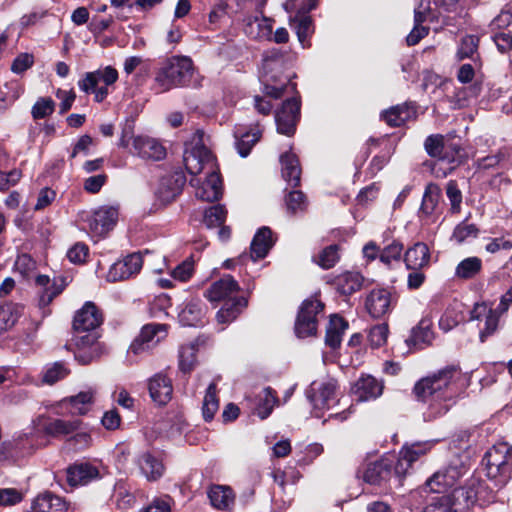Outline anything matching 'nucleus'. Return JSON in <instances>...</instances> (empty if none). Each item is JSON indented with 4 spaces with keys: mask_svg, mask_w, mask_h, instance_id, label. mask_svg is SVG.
Wrapping results in <instances>:
<instances>
[{
    "mask_svg": "<svg viewBox=\"0 0 512 512\" xmlns=\"http://www.w3.org/2000/svg\"><path fill=\"white\" fill-rule=\"evenodd\" d=\"M118 210L114 207L103 206L88 214L84 219L83 229L87 230L91 237H102L116 224Z\"/></svg>",
    "mask_w": 512,
    "mask_h": 512,
    "instance_id": "f8f14e48",
    "label": "nucleus"
},
{
    "mask_svg": "<svg viewBox=\"0 0 512 512\" xmlns=\"http://www.w3.org/2000/svg\"><path fill=\"white\" fill-rule=\"evenodd\" d=\"M482 268V261L478 257H468L462 260L456 267L455 275L461 279H471Z\"/></svg>",
    "mask_w": 512,
    "mask_h": 512,
    "instance_id": "09e8293b",
    "label": "nucleus"
},
{
    "mask_svg": "<svg viewBox=\"0 0 512 512\" xmlns=\"http://www.w3.org/2000/svg\"><path fill=\"white\" fill-rule=\"evenodd\" d=\"M205 307L198 299L186 303L179 313V321L184 326H197L203 323Z\"/></svg>",
    "mask_w": 512,
    "mask_h": 512,
    "instance_id": "f704fd0d",
    "label": "nucleus"
},
{
    "mask_svg": "<svg viewBox=\"0 0 512 512\" xmlns=\"http://www.w3.org/2000/svg\"><path fill=\"white\" fill-rule=\"evenodd\" d=\"M274 241L272 239V231L268 227L260 228L251 242V258L256 261L266 257L272 248Z\"/></svg>",
    "mask_w": 512,
    "mask_h": 512,
    "instance_id": "2f4dec72",
    "label": "nucleus"
},
{
    "mask_svg": "<svg viewBox=\"0 0 512 512\" xmlns=\"http://www.w3.org/2000/svg\"><path fill=\"white\" fill-rule=\"evenodd\" d=\"M130 142L132 148L129 149V152L142 159L159 161L166 156L165 147L157 139L144 135L134 136L133 127L127 125L122 130L119 146L129 148Z\"/></svg>",
    "mask_w": 512,
    "mask_h": 512,
    "instance_id": "0eeeda50",
    "label": "nucleus"
},
{
    "mask_svg": "<svg viewBox=\"0 0 512 512\" xmlns=\"http://www.w3.org/2000/svg\"><path fill=\"white\" fill-rule=\"evenodd\" d=\"M446 140L442 135H430L424 142V147L429 156L443 160L444 150L452 146H445Z\"/></svg>",
    "mask_w": 512,
    "mask_h": 512,
    "instance_id": "603ef678",
    "label": "nucleus"
},
{
    "mask_svg": "<svg viewBox=\"0 0 512 512\" xmlns=\"http://www.w3.org/2000/svg\"><path fill=\"white\" fill-rule=\"evenodd\" d=\"M197 346L195 343L183 345L179 351V368L184 373H189L196 363Z\"/></svg>",
    "mask_w": 512,
    "mask_h": 512,
    "instance_id": "3c124183",
    "label": "nucleus"
},
{
    "mask_svg": "<svg viewBox=\"0 0 512 512\" xmlns=\"http://www.w3.org/2000/svg\"><path fill=\"white\" fill-rule=\"evenodd\" d=\"M339 260L338 245H330L324 248L318 256L317 263L323 269H330Z\"/></svg>",
    "mask_w": 512,
    "mask_h": 512,
    "instance_id": "bf43d9fd",
    "label": "nucleus"
},
{
    "mask_svg": "<svg viewBox=\"0 0 512 512\" xmlns=\"http://www.w3.org/2000/svg\"><path fill=\"white\" fill-rule=\"evenodd\" d=\"M461 380L460 369L452 365L416 382L413 393L418 401L427 405L423 413L425 421H434L451 409L460 392Z\"/></svg>",
    "mask_w": 512,
    "mask_h": 512,
    "instance_id": "f257e3e1",
    "label": "nucleus"
},
{
    "mask_svg": "<svg viewBox=\"0 0 512 512\" xmlns=\"http://www.w3.org/2000/svg\"><path fill=\"white\" fill-rule=\"evenodd\" d=\"M226 216L227 210L223 205H214L205 211L203 222L209 229L217 228L224 224Z\"/></svg>",
    "mask_w": 512,
    "mask_h": 512,
    "instance_id": "8fccbe9b",
    "label": "nucleus"
},
{
    "mask_svg": "<svg viewBox=\"0 0 512 512\" xmlns=\"http://www.w3.org/2000/svg\"><path fill=\"white\" fill-rule=\"evenodd\" d=\"M324 305L318 299H306L298 312L295 322V333L298 338L313 336L317 331V315Z\"/></svg>",
    "mask_w": 512,
    "mask_h": 512,
    "instance_id": "9b49d317",
    "label": "nucleus"
},
{
    "mask_svg": "<svg viewBox=\"0 0 512 512\" xmlns=\"http://www.w3.org/2000/svg\"><path fill=\"white\" fill-rule=\"evenodd\" d=\"M364 278L358 272H346L339 275L336 279L337 290L343 295H351L360 290Z\"/></svg>",
    "mask_w": 512,
    "mask_h": 512,
    "instance_id": "ea45409f",
    "label": "nucleus"
},
{
    "mask_svg": "<svg viewBox=\"0 0 512 512\" xmlns=\"http://www.w3.org/2000/svg\"><path fill=\"white\" fill-rule=\"evenodd\" d=\"M194 271V262L191 259H186L181 264L177 265L171 272V276L181 282H185L192 276Z\"/></svg>",
    "mask_w": 512,
    "mask_h": 512,
    "instance_id": "774afa93",
    "label": "nucleus"
},
{
    "mask_svg": "<svg viewBox=\"0 0 512 512\" xmlns=\"http://www.w3.org/2000/svg\"><path fill=\"white\" fill-rule=\"evenodd\" d=\"M361 477L366 483L378 486L384 485L394 479L395 486L399 487L394 473V466L389 459H380L367 464Z\"/></svg>",
    "mask_w": 512,
    "mask_h": 512,
    "instance_id": "dca6fc26",
    "label": "nucleus"
},
{
    "mask_svg": "<svg viewBox=\"0 0 512 512\" xmlns=\"http://www.w3.org/2000/svg\"><path fill=\"white\" fill-rule=\"evenodd\" d=\"M416 107L412 104L397 105L383 113L382 117L392 127H398L416 117Z\"/></svg>",
    "mask_w": 512,
    "mask_h": 512,
    "instance_id": "72a5a7b5",
    "label": "nucleus"
},
{
    "mask_svg": "<svg viewBox=\"0 0 512 512\" xmlns=\"http://www.w3.org/2000/svg\"><path fill=\"white\" fill-rule=\"evenodd\" d=\"M432 339V331L430 325L426 321H421L419 325L412 329L410 337L407 339L408 344L414 346L427 344Z\"/></svg>",
    "mask_w": 512,
    "mask_h": 512,
    "instance_id": "864d4df0",
    "label": "nucleus"
},
{
    "mask_svg": "<svg viewBox=\"0 0 512 512\" xmlns=\"http://www.w3.org/2000/svg\"><path fill=\"white\" fill-rule=\"evenodd\" d=\"M501 314L497 308L491 309L485 303L475 304L471 311V319L479 321L484 319V326L480 328V339L482 342L496 331Z\"/></svg>",
    "mask_w": 512,
    "mask_h": 512,
    "instance_id": "4be33fe9",
    "label": "nucleus"
},
{
    "mask_svg": "<svg viewBox=\"0 0 512 512\" xmlns=\"http://www.w3.org/2000/svg\"><path fill=\"white\" fill-rule=\"evenodd\" d=\"M98 338L99 334L97 331L74 332L73 342L77 349L75 351V358L80 363L88 364L102 355L104 349Z\"/></svg>",
    "mask_w": 512,
    "mask_h": 512,
    "instance_id": "ddd939ff",
    "label": "nucleus"
},
{
    "mask_svg": "<svg viewBox=\"0 0 512 512\" xmlns=\"http://www.w3.org/2000/svg\"><path fill=\"white\" fill-rule=\"evenodd\" d=\"M347 322L338 315L330 317L325 336V343L332 349L340 346L344 331L347 329Z\"/></svg>",
    "mask_w": 512,
    "mask_h": 512,
    "instance_id": "4c0bfd02",
    "label": "nucleus"
},
{
    "mask_svg": "<svg viewBox=\"0 0 512 512\" xmlns=\"http://www.w3.org/2000/svg\"><path fill=\"white\" fill-rule=\"evenodd\" d=\"M482 464L485 466L486 476L496 487L502 488L511 478L512 446L506 442L493 445L485 453Z\"/></svg>",
    "mask_w": 512,
    "mask_h": 512,
    "instance_id": "39448f33",
    "label": "nucleus"
},
{
    "mask_svg": "<svg viewBox=\"0 0 512 512\" xmlns=\"http://www.w3.org/2000/svg\"><path fill=\"white\" fill-rule=\"evenodd\" d=\"M446 195L451 204V212L459 213L461 210L462 193L458 188L457 182L450 180L446 185Z\"/></svg>",
    "mask_w": 512,
    "mask_h": 512,
    "instance_id": "e2e57ef3",
    "label": "nucleus"
},
{
    "mask_svg": "<svg viewBox=\"0 0 512 512\" xmlns=\"http://www.w3.org/2000/svg\"><path fill=\"white\" fill-rule=\"evenodd\" d=\"M101 477L99 467L90 462H76L67 468V481L71 486L87 485Z\"/></svg>",
    "mask_w": 512,
    "mask_h": 512,
    "instance_id": "aec40b11",
    "label": "nucleus"
},
{
    "mask_svg": "<svg viewBox=\"0 0 512 512\" xmlns=\"http://www.w3.org/2000/svg\"><path fill=\"white\" fill-rule=\"evenodd\" d=\"M95 390L88 389L81 391L77 395L71 396L67 401L71 407V411L74 414L84 415L89 412L94 404Z\"/></svg>",
    "mask_w": 512,
    "mask_h": 512,
    "instance_id": "a19ab883",
    "label": "nucleus"
},
{
    "mask_svg": "<svg viewBox=\"0 0 512 512\" xmlns=\"http://www.w3.org/2000/svg\"><path fill=\"white\" fill-rule=\"evenodd\" d=\"M365 307L373 318H381L392 309V296L384 288L373 289L366 297Z\"/></svg>",
    "mask_w": 512,
    "mask_h": 512,
    "instance_id": "5701e85b",
    "label": "nucleus"
},
{
    "mask_svg": "<svg viewBox=\"0 0 512 512\" xmlns=\"http://www.w3.org/2000/svg\"><path fill=\"white\" fill-rule=\"evenodd\" d=\"M441 197V189L435 183H429L424 191L419 209V217L429 218L433 215Z\"/></svg>",
    "mask_w": 512,
    "mask_h": 512,
    "instance_id": "e433bc0d",
    "label": "nucleus"
},
{
    "mask_svg": "<svg viewBox=\"0 0 512 512\" xmlns=\"http://www.w3.org/2000/svg\"><path fill=\"white\" fill-rule=\"evenodd\" d=\"M205 133L197 130L190 142L185 144L183 162L188 173L196 175L204 170L207 172L216 168L215 157L205 146Z\"/></svg>",
    "mask_w": 512,
    "mask_h": 512,
    "instance_id": "423d86ee",
    "label": "nucleus"
},
{
    "mask_svg": "<svg viewBox=\"0 0 512 512\" xmlns=\"http://www.w3.org/2000/svg\"><path fill=\"white\" fill-rule=\"evenodd\" d=\"M276 405H278V398L275 391L270 387H266L263 389L262 395L260 396L259 403L256 407V414L261 419H266L272 413Z\"/></svg>",
    "mask_w": 512,
    "mask_h": 512,
    "instance_id": "de8ad7c7",
    "label": "nucleus"
},
{
    "mask_svg": "<svg viewBox=\"0 0 512 512\" xmlns=\"http://www.w3.org/2000/svg\"><path fill=\"white\" fill-rule=\"evenodd\" d=\"M18 318V307L16 305L5 303L0 305V331L12 327Z\"/></svg>",
    "mask_w": 512,
    "mask_h": 512,
    "instance_id": "5fc2aeb1",
    "label": "nucleus"
},
{
    "mask_svg": "<svg viewBox=\"0 0 512 512\" xmlns=\"http://www.w3.org/2000/svg\"><path fill=\"white\" fill-rule=\"evenodd\" d=\"M337 382L333 379L313 381L306 390V397L313 406L316 417L336 403Z\"/></svg>",
    "mask_w": 512,
    "mask_h": 512,
    "instance_id": "9d476101",
    "label": "nucleus"
},
{
    "mask_svg": "<svg viewBox=\"0 0 512 512\" xmlns=\"http://www.w3.org/2000/svg\"><path fill=\"white\" fill-rule=\"evenodd\" d=\"M429 3V0H420L419 5L414 9L415 25L406 38V42L409 46L416 45L423 37L428 34V29L424 26H421V24L426 20V15L429 10Z\"/></svg>",
    "mask_w": 512,
    "mask_h": 512,
    "instance_id": "c756f323",
    "label": "nucleus"
},
{
    "mask_svg": "<svg viewBox=\"0 0 512 512\" xmlns=\"http://www.w3.org/2000/svg\"><path fill=\"white\" fill-rule=\"evenodd\" d=\"M32 509L34 512H66L68 503L56 494L44 492L34 499Z\"/></svg>",
    "mask_w": 512,
    "mask_h": 512,
    "instance_id": "c85d7f7f",
    "label": "nucleus"
},
{
    "mask_svg": "<svg viewBox=\"0 0 512 512\" xmlns=\"http://www.w3.org/2000/svg\"><path fill=\"white\" fill-rule=\"evenodd\" d=\"M445 146H453L444 150L443 161H447L450 164L459 165L464 158V151L459 142L454 140H446Z\"/></svg>",
    "mask_w": 512,
    "mask_h": 512,
    "instance_id": "680f3d73",
    "label": "nucleus"
},
{
    "mask_svg": "<svg viewBox=\"0 0 512 512\" xmlns=\"http://www.w3.org/2000/svg\"><path fill=\"white\" fill-rule=\"evenodd\" d=\"M479 229L475 224L467 223V222H461L458 224L452 234V238L457 243H463L469 238H476L478 235Z\"/></svg>",
    "mask_w": 512,
    "mask_h": 512,
    "instance_id": "4d7b16f0",
    "label": "nucleus"
},
{
    "mask_svg": "<svg viewBox=\"0 0 512 512\" xmlns=\"http://www.w3.org/2000/svg\"><path fill=\"white\" fill-rule=\"evenodd\" d=\"M286 207L290 214L302 213L307 208L305 195L298 190L291 191L286 197Z\"/></svg>",
    "mask_w": 512,
    "mask_h": 512,
    "instance_id": "6e6d98bb",
    "label": "nucleus"
},
{
    "mask_svg": "<svg viewBox=\"0 0 512 512\" xmlns=\"http://www.w3.org/2000/svg\"><path fill=\"white\" fill-rule=\"evenodd\" d=\"M478 45L479 38L475 35H466L462 38L461 43L455 54L457 61H463L464 59L475 60V56H478Z\"/></svg>",
    "mask_w": 512,
    "mask_h": 512,
    "instance_id": "49530a36",
    "label": "nucleus"
},
{
    "mask_svg": "<svg viewBox=\"0 0 512 512\" xmlns=\"http://www.w3.org/2000/svg\"><path fill=\"white\" fill-rule=\"evenodd\" d=\"M388 332V325L385 323L373 326L368 334L370 345L374 348L383 346L387 341Z\"/></svg>",
    "mask_w": 512,
    "mask_h": 512,
    "instance_id": "052dcab7",
    "label": "nucleus"
},
{
    "mask_svg": "<svg viewBox=\"0 0 512 512\" xmlns=\"http://www.w3.org/2000/svg\"><path fill=\"white\" fill-rule=\"evenodd\" d=\"M206 180L199 184L198 180L192 179L191 185L195 186V195L203 201H217L222 196V181L216 168L207 172Z\"/></svg>",
    "mask_w": 512,
    "mask_h": 512,
    "instance_id": "412c9836",
    "label": "nucleus"
},
{
    "mask_svg": "<svg viewBox=\"0 0 512 512\" xmlns=\"http://www.w3.org/2000/svg\"><path fill=\"white\" fill-rule=\"evenodd\" d=\"M68 374L69 370L62 363L56 362L45 371L43 375V382L47 384H54L65 378Z\"/></svg>",
    "mask_w": 512,
    "mask_h": 512,
    "instance_id": "69168bd1",
    "label": "nucleus"
},
{
    "mask_svg": "<svg viewBox=\"0 0 512 512\" xmlns=\"http://www.w3.org/2000/svg\"><path fill=\"white\" fill-rule=\"evenodd\" d=\"M285 55L280 49H270L264 52L261 68V81L264 85L263 92L275 99L284 95L291 88L295 90V84L291 83V75L284 74Z\"/></svg>",
    "mask_w": 512,
    "mask_h": 512,
    "instance_id": "7ed1b4c3",
    "label": "nucleus"
},
{
    "mask_svg": "<svg viewBox=\"0 0 512 512\" xmlns=\"http://www.w3.org/2000/svg\"><path fill=\"white\" fill-rule=\"evenodd\" d=\"M403 251V245L399 242H393L386 246L380 254V260L390 265L393 261H399L401 259Z\"/></svg>",
    "mask_w": 512,
    "mask_h": 512,
    "instance_id": "338daca9",
    "label": "nucleus"
},
{
    "mask_svg": "<svg viewBox=\"0 0 512 512\" xmlns=\"http://www.w3.org/2000/svg\"><path fill=\"white\" fill-rule=\"evenodd\" d=\"M36 284L43 288L39 297V305L45 307L59 295L66 286L64 278H55L51 283L50 278L46 275H39L36 278Z\"/></svg>",
    "mask_w": 512,
    "mask_h": 512,
    "instance_id": "cd10ccee",
    "label": "nucleus"
},
{
    "mask_svg": "<svg viewBox=\"0 0 512 512\" xmlns=\"http://www.w3.org/2000/svg\"><path fill=\"white\" fill-rule=\"evenodd\" d=\"M219 409V400L217 397V384L212 382L209 384L202 405V413L205 421H211Z\"/></svg>",
    "mask_w": 512,
    "mask_h": 512,
    "instance_id": "c03bdc74",
    "label": "nucleus"
},
{
    "mask_svg": "<svg viewBox=\"0 0 512 512\" xmlns=\"http://www.w3.org/2000/svg\"><path fill=\"white\" fill-rule=\"evenodd\" d=\"M54 108L55 103L51 98H40L32 107V116L34 119H43L51 115Z\"/></svg>",
    "mask_w": 512,
    "mask_h": 512,
    "instance_id": "0e129e2a",
    "label": "nucleus"
},
{
    "mask_svg": "<svg viewBox=\"0 0 512 512\" xmlns=\"http://www.w3.org/2000/svg\"><path fill=\"white\" fill-rule=\"evenodd\" d=\"M137 463L148 481H157L164 474L165 467L162 461L149 452L143 453Z\"/></svg>",
    "mask_w": 512,
    "mask_h": 512,
    "instance_id": "473e14b6",
    "label": "nucleus"
},
{
    "mask_svg": "<svg viewBox=\"0 0 512 512\" xmlns=\"http://www.w3.org/2000/svg\"><path fill=\"white\" fill-rule=\"evenodd\" d=\"M143 260L140 253H132L125 258L116 261L107 273L109 282L126 280L137 273L142 268Z\"/></svg>",
    "mask_w": 512,
    "mask_h": 512,
    "instance_id": "f3484780",
    "label": "nucleus"
},
{
    "mask_svg": "<svg viewBox=\"0 0 512 512\" xmlns=\"http://www.w3.org/2000/svg\"><path fill=\"white\" fill-rule=\"evenodd\" d=\"M244 33L253 40L271 41L274 20L259 12V15H248L243 19Z\"/></svg>",
    "mask_w": 512,
    "mask_h": 512,
    "instance_id": "a211bd4d",
    "label": "nucleus"
},
{
    "mask_svg": "<svg viewBox=\"0 0 512 512\" xmlns=\"http://www.w3.org/2000/svg\"><path fill=\"white\" fill-rule=\"evenodd\" d=\"M238 290L237 281L232 276L225 275L205 292V297L211 302L225 301L223 307L217 312L218 322H232L247 306L248 301L245 297L235 296Z\"/></svg>",
    "mask_w": 512,
    "mask_h": 512,
    "instance_id": "f03ea898",
    "label": "nucleus"
},
{
    "mask_svg": "<svg viewBox=\"0 0 512 512\" xmlns=\"http://www.w3.org/2000/svg\"><path fill=\"white\" fill-rule=\"evenodd\" d=\"M261 132L256 129L253 132H244L240 130L235 132L236 149L241 157L249 155L252 147L259 141Z\"/></svg>",
    "mask_w": 512,
    "mask_h": 512,
    "instance_id": "37998d69",
    "label": "nucleus"
},
{
    "mask_svg": "<svg viewBox=\"0 0 512 512\" xmlns=\"http://www.w3.org/2000/svg\"><path fill=\"white\" fill-rule=\"evenodd\" d=\"M81 425L80 420L67 421L63 419H54L44 426L46 434L57 437L69 435L79 429Z\"/></svg>",
    "mask_w": 512,
    "mask_h": 512,
    "instance_id": "79ce46f5",
    "label": "nucleus"
},
{
    "mask_svg": "<svg viewBox=\"0 0 512 512\" xmlns=\"http://www.w3.org/2000/svg\"><path fill=\"white\" fill-rule=\"evenodd\" d=\"M186 183V177L182 172H174L161 178L157 194L163 201H171L180 194Z\"/></svg>",
    "mask_w": 512,
    "mask_h": 512,
    "instance_id": "bb28decb",
    "label": "nucleus"
},
{
    "mask_svg": "<svg viewBox=\"0 0 512 512\" xmlns=\"http://www.w3.org/2000/svg\"><path fill=\"white\" fill-rule=\"evenodd\" d=\"M148 389L150 397L158 405H166L172 399L171 379L162 373H157L150 378Z\"/></svg>",
    "mask_w": 512,
    "mask_h": 512,
    "instance_id": "b1692460",
    "label": "nucleus"
},
{
    "mask_svg": "<svg viewBox=\"0 0 512 512\" xmlns=\"http://www.w3.org/2000/svg\"><path fill=\"white\" fill-rule=\"evenodd\" d=\"M103 317L99 309L93 302H86L79 309L73 319V329L76 333H85L87 331H97L101 325Z\"/></svg>",
    "mask_w": 512,
    "mask_h": 512,
    "instance_id": "6ab92c4d",
    "label": "nucleus"
},
{
    "mask_svg": "<svg viewBox=\"0 0 512 512\" xmlns=\"http://www.w3.org/2000/svg\"><path fill=\"white\" fill-rule=\"evenodd\" d=\"M211 504L219 510H228L234 504L235 495L228 486L214 485L208 492Z\"/></svg>",
    "mask_w": 512,
    "mask_h": 512,
    "instance_id": "58836bf2",
    "label": "nucleus"
},
{
    "mask_svg": "<svg viewBox=\"0 0 512 512\" xmlns=\"http://www.w3.org/2000/svg\"><path fill=\"white\" fill-rule=\"evenodd\" d=\"M485 250L490 254H495L500 251H510L512 250V238L509 235L488 238Z\"/></svg>",
    "mask_w": 512,
    "mask_h": 512,
    "instance_id": "13d9d810",
    "label": "nucleus"
},
{
    "mask_svg": "<svg viewBox=\"0 0 512 512\" xmlns=\"http://www.w3.org/2000/svg\"><path fill=\"white\" fill-rule=\"evenodd\" d=\"M436 444L435 440H428L423 442H414L405 444L399 451V456L396 464L394 465V473L398 481V486L402 485V480L409 472L413 463L426 455Z\"/></svg>",
    "mask_w": 512,
    "mask_h": 512,
    "instance_id": "1a4fd4ad",
    "label": "nucleus"
},
{
    "mask_svg": "<svg viewBox=\"0 0 512 512\" xmlns=\"http://www.w3.org/2000/svg\"><path fill=\"white\" fill-rule=\"evenodd\" d=\"M300 118V101L292 97L283 102L275 114L277 131L280 134L291 136L295 133L296 124Z\"/></svg>",
    "mask_w": 512,
    "mask_h": 512,
    "instance_id": "2eb2a0df",
    "label": "nucleus"
},
{
    "mask_svg": "<svg viewBox=\"0 0 512 512\" xmlns=\"http://www.w3.org/2000/svg\"><path fill=\"white\" fill-rule=\"evenodd\" d=\"M430 260L429 248L425 243L418 242L409 248L404 255L407 269L421 270Z\"/></svg>",
    "mask_w": 512,
    "mask_h": 512,
    "instance_id": "7c9ffc66",
    "label": "nucleus"
},
{
    "mask_svg": "<svg viewBox=\"0 0 512 512\" xmlns=\"http://www.w3.org/2000/svg\"><path fill=\"white\" fill-rule=\"evenodd\" d=\"M282 176L292 186L296 187L300 183L301 168L298 158L295 154L286 152L281 155Z\"/></svg>",
    "mask_w": 512,
    "mask_h": 512,
    "instance_id": "c9c22d12",
    "label": "nucleus"
},
{
    "mask_svg": "<svg viewBox=\"0 0 512 512\" xmlns=\"http://www.w3.org/2000/svg\"><path fill=\"white\" fill-rule=\"evenodd\" d=\"M118 79V72L111 66L93 72H87L78 81V86L85 93H93L96 102H102L108 95V86Z\"/></svg>",
    "mask_w": 512,
    "mask_h": 512,
    "instance_id": "6e6552de",
    "label": "nucleus"
},
{
    "mask_svg": "<svg viewBox=\"0 0 512 512\" xmlns=\"http://www.w3.org/2000/svg\"><path fill=\"white\" fill-rule=\"evenodd\" d=\"M194 72L193 61L187 56H173L159 68L154 79V89L164 93L175 87L189 84Z\"/></svg>",
    "mask_w": 512,
    "mask_h": 512,
    "instance_id": "20e7f679",
    "label": "nucleus"
},
{
    "mask_svg": "<svg viewBox=\"0 0 512 512\" xmlns=\"http://www.w3.org/2000/svg\"><path fill=\"white\" fill-rule=\"evenodd\" d=\"M383 383L373 376L360 377L354 384L352 391L359 401H369L378 398L383 392Z\"/></svg>",
    "mask_w": 512,
    "mask_h": 512,
    "instance_id": "393cba45",
    "label": "nucleus"
},
{
    "mask_svg": "<svg viewBox=\"0 0 512 512\" xmlns=\"http://www.w3.org/2000/svg\"><path fill=\"white\" fill-rule=\"evenodd\" d=\"M468 468L463 462L451 463L443 470L435 472L426 481V487L431 492L441 494L447 488L452 487L464 474Z\"/></svg>",
    "mask_w": 512,
    "mask_h": 512,
    "instance_id": "4468645a",
    "label": "nucleus"
},
{
    "mask_svg": "<svg viewBox=\"0 0 512 512\" xmlns=\"http://www.w3.org/2000/svg\"><path fill=\"white\" fill-rule=\"evenodd\" d=\"M480 484V479L472 477L468 479L464 486L455 488L451 494L453 502L456 507H460V511L468 509L477 503V487Z\"/></svg>",
    "mask_w": 512,
    "mask_h": 512,
    "instance_id": "a878e982",
    "label": "nucleus"
},
{
    "mask_svg": "<svg viewBox=\"0 0 512 512\" xmlns=\"http://www.w3.org/2000/svg\"><path fill=\"white\" fill-rule=\"evenodd\" d=\"M167 327L166 324L150 323L142 327L138 336L154 348L166 337Z\"/></svg>",
    "mask_w": 512,
    "mask_h": 512,
    "instance_id": "a18cd8bd",
    "label": "nucleus"
}]
</instances>
